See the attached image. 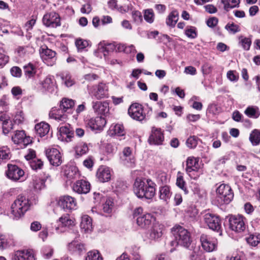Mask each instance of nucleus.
<instances>
[{"label": "nucleus", "mask_w": 260, "mask_h": 260, "mask_svg": "<svg viewBox=\"0 0 260 260\" xmlns=\"http://www.w3.org/2000/svg\"><path fill=\"white\" fill-rule=\"evenodd\" d=\"M164 140V134L160 128L153 127L148 141L150 144L161 145Z\"/></svg>", "instance_id": "16"}, {"label": "nucleus", "mask_w": 260, "mask_h": 260, "mask_svg": "<svg viewBox=\"0 0 260 260\" xmlns=\"http://www.w3.org/2000/svg\"><path fill=\"white\" fill-rule=\"evenodd\" d=\"M106 124L105 119L102 116L91 118L86 122L87 125L92 130H102Z\"/></svg>", "instance_id": "15"}, {"label": "nucleus", "mask_w": 260, "mask_h": 260, "mask_svg": "<svg viewBox=\"0 0 260 260\" xmlns=\"http://www.w3.org/2000/svg\"><path fill=\"white\" fill-rule=\"evenodd\" d=\"M217 198L223 204L230 203L234 198V193L231 187L225 184L220 185L216 189Z\"/></svg>", "instance_id": "5"}, {"label": "nucleus", "mask_w": 260, "mask_h": 260, "mask_svg": "<svg viewBox=\"0 0 260 260\" xmlns=\"http://www.w3.org/2000/svg\"><path fill=\"white\" fill-rule=\"evenodd\" d=\"M92 106L93 110L98 114H105L109 110V103L105 102H92Z\"/></svg>", "instance_id": "27"}, {"label": "nucleus", "mask_w": 260, "mask_h": 260, "mask_svg": "<svg viewBox=\"0 0 260 260\" xmlns=\"http://www.w3.org/2000/svg\"><path fill=\"white\" fill-rule=\"evenodd\" d=\"M204 221L209 229L217 232H220L221 228V220L218 216L207 213L204 215Z\"/></svg>", "instance_id": "9"}, {"label": "nucleus", "mask_w": 260, "mask_h": 260, "mask_svg": "<svg viewBox=\"0 0 260 260\" xmlns=\"http://www.w3.org/2000/svg\"><path fill=\"white\" fill-rule=\"evenodd\" d=\"M96 177L99 181L101 182H106L111 179V170L106 166H101L96 172Z\"/></svg>", "instance_id": "20"}, {"label": "nucleus", "mask_w": 260, "mask_h": 260, "mask_svg": "<svg viewBox=\"0 0 260 260\" xmlns=\"http://www.w3.org/2000/svg\"><path fill=\"white\" fill-rule=\"evenodd\" d=\"M80 227L85 232L91 231L92 229V220L89 216L84 215L82 216Z\"/></svg>", "instance_id": "32"}, {"label": "nucleus", "mask_w": 260, "mask_h": 260, "mask_svg": "<svg viewBox=\"0 0 260 260\" xmlns=\"http://www.w3.org/2000/svg\"><path fill=\"white\" fill-rule=\"evenodd\" d=\"M179 19V13L177 11H172L168 15L166 19V24L167 25L174 27Z\"/></svg>", "instance_id": "36"}, {"label": "nucleus", "mask_w": 260, "mask_h": 260, "mask_svg": "<svg viewBox=\"0 0 260 260\" xmlns=\"http://www.w3.org/2000/svg\"><path fill=\"white\" fill-rule=\"evenodd\" d=\"M23 70L25 76L28 78L33 77L37 72L36 67L31 63L24 66Z\"/></svg>", "instance_id": "37"}, {"label": "nucleus", "mask_w": 260, "mask_h": 260, "mask_svg": "<svg viewBox=\"0 0 260 260\" xmlns=\"http://www.w3.org/2000/svg\"><path fill=\"white\" fill-rule=\"evenodd\" d=\"M85 260H103V258L98 252L89 251L87 253Z\"/></svg>", "instance_id": "55"}, {"label": "nucleus", "mask_w": 260, "mask_h": 260, "mask_svg": "<svg viewBox=\"0 0 260 260\" xmlns=\"http://www.w3.org/2000/svg\"><path fill=\"white\" fill-rule=\"evenodd\" d=\"M75 102L72 99L63 98L60 102L59 107L64 110L68 114L72 113L73 108L74 106Z\"/></svg>", "instance_id": "31"}, {"label": "nucleus", "mask_w": 260, "mask_h": 260, "mask_svg": "<svg viewBox=\"0 0 260 260\" xmlns=\"http://www.w3.org/2000/svg\"><path fill=\"white\" fill-rule=\"evenodd\" d=\"M146 180L137 178L134 184V191L139 198H145L147 199H152L155 194V184L150 179H148V188L147 191L144 192L146 187Z\"/></svg>", "instance_id": "1"}, {"label": "nucleus", "mask_w": 260, "mask_h": 260, "mask_svg": "<svg viewBox=\"0 0 260 260\" xmlns=\"http://www.w3.org/2000/svg\"><path fill=\"white\" fill-rule=\"evenodd\" d=\"M76 46L78 50H83L88 45V42L86 40L78 39L76 41Z\"/></svg>", "instance_id": "61"}, {"label": "nucleus", "mask_w": 260, "mask_h": 260, "mask_svg": "<svg viewBox=\"0 0 260 260\" xmlns=\"http://www.w3.org/2000/svg\"><path fill=\"white\" fill-rule=\"evenodd\" d=\"M68 250L72 253L80 255L86 251L84 244L73 241L68 244Z\"/></svg>", "instance_id": "24"}, {"label": "nucleus", "mask_w": 260, "mask_h": 260, "mask_svg": "<svg viewBox=\"0 0 260 260\" xmlns=\"http://www.w3.org/2000/svg\"><path fill=\"white\" fill-rule=\"evenodd\" d=\"M199 169L198 160L193 157H189L186 160V173L191 176L192 172H197Z\"/></svg>", "instance_id": "28"}, {"label": "nucleus", "mask_w": 260, "mask_h": 260, "mask_svg": "<svg viewBox=\"0 0 260 260\" xmlns=\"http://www.w3.org/2000/svg\"><path fill=\"white\" fill-rule=\"evenodd\" d=\"M171 196L170 188L168 186H164L159 189V198L161 200L167 201Z\"/></svg>", "instance_id": "39"}, {"label": "nucleus", "mask_w": 260, "mask_h": 260, "mask_svg": "<svg viewBox=\"0 0 260 260\" xmlns=\"http://www.w3.org/2000/svg\"><path fill=\"white\" fill-rule=\"evenodd\" d=\"M9 154V150H4L0 148V160L9 159L10 158Z\"/></svg>", "instance_id": "64"}, {"label": "nucleus", "mask_w": 260, "mask_h": 260, "mask_svg": "<svg viewBox=\"0 0 260 260\" xmlns=\"http://www.w3.org/2000/svg\"><path fill=\"white\" fill-rule=\"evenodd\" d=\"M40 56L48 66H52L56 61V53L47 46L42 47L40 49Z\"/></svg>", "instance_id": "7"}, {"label": "nucleus", "mask_w": 260, "mask_h": 260, "mask_svg": "<svg viewBox=\"0 0 260 260\" xmlns=\"http://www.w3.org/2000/svg\"><path fill=\"white\" fill-rule=\"evenodd\" d=\"M35 128L37 134L41 137H42L48 133L50 126L45 122H41L37 124Z\"/></svg>", "instance_id": "34"}, {"label": "nucleus", "mask_w": 260, "mask_h": 260, "mask_svg": "<svg viewBox=\"0 0 260 260\" xmlns=\"http://www.w3.org/2000/svg\"><path fill=\"white\" fill-rule=\"evenodd\" d=\"M153 216L151 214L146 213L137 217L136 222L137 225L142 229H147L151 223Z\"/></svg>", "instance_id": "26"}, {"label": "nucleus", "mask_w": 260, "mask_h": 260, "mask_svg": "<svg viewBox=\"0 0 260 260\" xmlns=\"http://www.w3.org/2000/svg\"><path fill=\"white\" fill-rule=\"evenodd\" d=\"M72 188L74 191L79 194H86L90 191V184L87 181L80 180L76 181Z\"/></svg>", "instance_id": "19"}, {"label": "nucleus", "mask_w": 260, "mask_h": 260, "mask_svg": "<svg viewBox=\"0 0 260 260\" xmlns=\"http://www.w3.org/2000/svg\"><path fill=\"white\" fill-rule=\"evenodd\" d=\"M7 176L14 181L22 182L24 180V172L16 165H8Z\"/></svg>", "instance_id": "6"}, {"label": "nucleus", "mask_w": 260, "mask_h": 260, "mask_svg": "<svg viewBox=\"0 0 260 260\" xmlns=\"http://www.w3.org/2000/svg\"><path fill=\"white\" fill-rule=\"evenodd\" d=\"M2 126L3 132L5 135L8 134L14 128V125L10 120L6 123H4Z\"/></svg>", "instance_id": "59"}, {"label": "nucleus", "mask_w": 260, "mask_h": 260, "mask_svg": "<svg viewBox=\"0 0 260 260\" xmlns=\"http://www.w3.org/2000/svg\"><path fill=\"white\" fill-rule=\"evenodd\" d=\"M43 89L50 92H53L54 88V79L53 77L47 76L41 83Z\"/></svg>", "instance_id": "35"}, {"label": "nucleus", "mask_w": 260, "mask_h": 260, "mask_svg": "<svg viewBox=\"0 0 260 260\" xmlns=\"http://www.w3.org/2000/svg\"><path fill=\"white\" fill-rule=\"evenodd\" d=\"M144 19L149 23H152L154 20V14L152 9H147L144 12Z\"/></svg>", "instance_id": "49"}, {"label": "nucleus", "mask_w": 260, "mask_h": 260, "mask_svg": "<svg viewBox=\"0 0 260 260\" xmlns=\"http://www.w3.org/2000/svg\"><path fill=\"white\" fill-rule=\"evenodd\" d=\"M177 186L184 191L185 194H187L188 191L186 187V182L183 179L182 174L178 172L176 180Z\"/></svg>", "instance_id": "42"}, {"label": "nucleus", "mask_w": 260, "mask_h": 260, "mask_svg": "<svg viewBox=\"0 0 260 260\" xmlns=\"http://www.w3.org/2000/svg\"><path fill=\"white\" fill-rule=\"evenodd\" d=\"M171 232L175 238V242L178 245L188 248L192 240L190 233L184 227L175 225L171 229Z\"/></svg>", "instance_id": "2"}, {"label": "nucleus", "mask_w": 260, "mask_h": 260, "mask_svg": "<svg viewBox=\"0 0 260 260\" xmlns=\"http://www.w3.org/2000/svg\"><path fill=\"white\" fill-rule=\"evenodd\" d=\"M76 200L70 196H64L60 198L58 201V205L64 209L73 210L75 209L76 207Z\"/></svg>", "instance_id": "17"}, {"label": "nucleus", "mask_w": 260, "mask_h": 260, "mask_svg": "<svg viewBox=\"0 0 260 260\" xmlns=\"http://www.w3.org/2000/svg\"><path fill=\"white\" fill-rule=\"evenodd\" d=\"M59 132L58 139L62 141L70 142L74 136V132L69 124L60 126Z\"/></svg>", "instance_id": "18"}, {"label": "nucleus", "mask_w": 260, "mask_h": 260, "mask_svg": "<svg viewBox=\"0 0 260 260\" xmlns=\"http://www.w3.org/2000/svg\"><path fill=\"white\" fill-rule=\"evenodd\" d=\"M29 200L23 195H19L11 205V214L13 218L18 219L24 215L29 209Z\"/></svg>", "instance_id": "3"}, {"label": "nucleus", "mask_w": 260, "mask_h": 260, "mask_svg": "<svg viewBox=\"0 0 260 260\" xmlns=\"http://www.w3.org/2000/svg\"><path fill=\"white\" fill-rule=\"evenodd\" d=\"M58 226L55 228L57 232H59V226L61 228H70L74 224V222L68 215L60 217L57 221Z\"/></svg>", "instance_id": "30"}, {"label": "nucleus", "mask_w": 260, "mask_h": 260, "mask_svg": "<svg viewBox=\"0 0 260 260\" xmlns=\"http://www.w3.org/2000/svg\"><path fill=\"white\" fill-rule=\"evenodd\" d=\"M132 18L134 21L137 23H140L143 21L141 13L139 11H134L132 12Z\"/></svg>", "instance_id": "60"}, {"label": "nucleus", "mask_w": 260, "mask_h": 260, "mask_svg": "<svg viewBox=\"0 0 260 260\" xmlns=\"http://www.w3.org/2000/svg\"><path fill=\"white\" fill-rule=\"evenodd\" d=\"M10 244V240H9L5 235L0 234V250L7 248Z\"/></svg>", "instance_id": "54"}, {"label": "nucleus", "mask_w": 260, "mask_h": 260, "mask_svg": "<svg viewBox=\"0 0 260 260\" xmlns=\"http://www.w3.org/2000/svg\"><path fill=\"white\" fill-rule=\"evenodd\" d=\"M115 46L112 43L106 44L104 42H100L98 44V50L99 52L103 53L104 55L106 56L110 52L114 50Z\"/></svg>", "instance_id": "33"}, {"label": "nucleus", "mask_w": 260, "mask_h": 260, "mask_svg": "<svg viewBox=\"0 0 260 260\" xmlns=\"http://www.w3.org/2000/svg\"><path fill=\"white\" fill-rule=\"evenodd\" d=\"M249 140L252 145L256 146L260 143V131L255 129L250 134Z\"/></svg>", "instance_id": "43"}, {"label": "nucleus", "mask_w": 260, "mask_h": 260, "mask_svg": "<svg viewBox=\"0 0 260 260\" xmlns=\"http://www.w3.org/2000/svg\"><path fill=\"white\" fill-rule=\"evenodd\" d=\"M43 22L48 27H56L60 25L59 16L54 12L46 14L43 18Z\"/></svg>", "instance_id": "13"}, {"label": "nucleus", "mask_w": 260, "mask_h": 260, "mask_svg": "<svg viewBox=\"0 0 260 260\" xmlns=\"http://www.w3.org/2000/svg\"><path fill=\"white\" fill-rule=\"evenodd\" d=\"M246 240L249 245L255 247L260 242V234H251L246 238Z\"/></svg>", "instance_id": "44"}, {"label": "nucleus", "mask_w": 260, "mask_h": 260, "mask_svg": "<svg viewBox=\"0 0 260 260\" xmlns=\"http://www.w3.org/2000/svg\"><path fill=\"white\" fill-rule=\"evenodd\" d=\"M105 202L103 205V210L104 212L107 213H110L112 212L114 203L113 200L110 198H107L106 199H103Z\"/></svg>", "instance_id": "45"}, {"label": "nucleus", "mask_w": 260, "mask_h": 260, "mask_svg": "<svg viewBox=\"0 0 260 260\" xmlns=\"http://www.w3.org/2000/svg\"><path fill=\"white\" fill-rule=\"evenodd\" d=\"M15 260H35L32 252L28 250H18L15 252Z\"/></svg>", "instance_id": "29"}, {"label": "nucleus", "mask_w": 260, "mask_h": 260, "mask_svg": "<svg viewBox=\"0 0 260 260\" xmlns=\"http://www.w3.org/2000/svg\"><path fill=\"white\" fill-rule=\"evenodd\" d=\"M240 43L244 50H248L251 44V41L249 38L241 37Z\"/></svg>", "instance_id": "58"}, {"label": "nucleus", "mask_w": 260, "mask_h": 260, "mask_svg": "<svg viewBox=\"0 0 260 260\" xmlns=\"http://www.w3.org/2000/svg\"><path fill=\"white\" fill-rule=\"evenodd\" d=\"M60 77L67 87H71L75 83L74 80L72 79V76L68 72L62 73L60 74Z\"/></svg>", "instance_id": "41"}, {"label": "nucleus", "mask_w": 260, "mask_h": 260, "mask_svg": "<svg viewBox=\"0 0 260 260\" xmlns=\"http://www.w3.org/2000/svg\"><path fill=\"white\" fill-rule=\"evenodd\" d=\"M12 140L15 144L22 145L23 147H25L32 142L31 138L26 136L23 130L16 131L14 135L12 136Z\"/></svg>", "instance_id": "10"}, {"label": "nucleus", "mask_w": 260, "mask_h": 260, "mask_svg": "<svg viewBox=\"0 0 260 260\" xmlns=\"http://www.w3.org/2000/svg\"><path fill=\"white\" fill-rule=\"evenodd\" d=\"M132 150L130 147H125L122 151V155L120 156L121 159L122 160H127L128 159L130 160L131 163H133L131 158Z\"/></svg>", "instance_id": "50"}, {"label": "nucleus", "mask_w": 260, "mask_h": 260, "mask_svg": "<svg viewBox=\"0 0 260 260\" xmlns=\"http://www.w3.org/2000/svg\"><path fill=\"white\" fill-rule=\"evenodd\" d=\"M91 96L98 100H101L108 97V88L106 85L100 83L97 85L93 86L91 90L89 91Z\"/></svg>", "instance_id": "12"}, {"label": "nucleus", "mask_w": 260, "mask_h": 260, "mask_svg": "<svg viewBox=\"0 0 260 260\" xmlns=\"http://www.w3.org/2000/svg\"><path fill=\"white\" fill-rule=\"evenodd\" d=\"M200 139L195 136L189 137L186 141V144L187 147L190 149H194L196 147Z\"/></svg>", "instance_id": "47"}, {"label": "nucleus", "mask_w": 260, "mask_h": 260, "mask_svg": "<svg viewBox=\"0 0 260 260\" xmlns=\"http://www.w3.org/2000/svg\"><path fill=\"white\" fill-rule=\"evenodd\" d=\"M64 113L66 112H64V110L60 107L59 108L53 107L50 111L49 116L50 118L54 119L58 121L64 122L67 118V115Z\"/></svg>", "instance_id": "21"}, {"label": "nucleus", "mask_w": 260, "mask_h": 260, "mask_svg": "<svg viewBox=\"0 0 260 260\" xmlns=\"http://www.w3.org/2000/svg\"><path fill=\"white\" fill-rule=\"evenodd\" d=\"M46 155L51 165L54 166H59L62 163V156L56 148L48 149L46 151Z\"/></svg>", "instance_id": "11"}, {"label": "nucleus", "mask_w": 260, "mask_h": 260, "mask_svg": "<svg viewBox=\"0 0 260 260\" xmlns=\"http://www.w3.org/2000/svg\"><path fill=\"white\" fill-rule=\"evenodd\" d=\"M129 115L134 120L142 121L146 118V114L144 112L142 106L138 103H134L131 105L128 110Z\"/></svg>", "instance_id": "8"}, {"label": "nucleus", "mask_w": 260, "mask_h": 260, "mask_svg": "<svg viewBox=\"0 0 260 260\" xmlns=\"http://www.w3.org/2000/svg\"><path fill=\"white\" fill-rule=\"evenodd\" d=\"M24 119L23 113L22 112H18L16 113L13 118V122L16 124L21 123Z\"/></svg>", "instance_id": "63"}, {"label": "nucleus", "mask_w": 260, "mask_h": 260, "mask_svg": "<svg viewBox=\"0 0 260 260\" xmlns=\"http://www.w3.org/2000/svg\"><path fill=\"white\" fill-rule=\"evenodd\" d=\"M191 260H205V256L202 251L194 250L190 256Z\"/></svg>", "instance_id": "56"}, {"label": "nucleus", "mask_w": 260, "mask_h": 260, "mask_svg": "<svg viewBox=\"0 0 260 260\" xmlns=\"http://www.w3.org/2000/svg\"><path fill=\"white\" fill-rule=\"evenodd\" d=\"M46 180V179L41 178L37 176H33L29 183V187L35 191L41 190L45 188Z\"/></svg>", "instance_id": "25"}, {"label": "nucleus", "mask_w": 260, "mask_h": 260, "mask_svg": "<svg viewBox=\"0 0 260 260\" xmlns=\"http://www.w3.org/2000/svg\"><path fill=\"white\" fill-rule=\"evenodd\" d=\"M88 150L87 145L85 144H80L76 147V154L80 156L86 154Z\"/></svg>", "instance_id": "53"}, {"label": "nucleus", "mask_w": 260, "mask_h": 260, "mask_svg": "<svg viewBox=\"0 0 260 260\" xmlns=\"http://www.w3.org/2000/svg\"><path fill=\"white\" fill-rule=\"evenodd\" d=\"M118 50L119 51L123 50L125 53L127 54H135L137 52V50L136 49L135 47L133 45H130L128 46L120 45L118 47Z\"/></svg>", "instance_id": "48"}, {"label": "nucleus", "mask_w": 260, "mask_h": 260, "mask_svg": "<svg viewBox=\"0 0 260 260\" xmlns=\"http://www.w3.org/2000/svg\"><path fill=\"white\" fill-rule=\"evenodd\" d=\"M30 166L33 170L41 169L43 166V162L40 159L35 158L30 162Z\"/></svg>", "instance_id": "57"}, {"label": "nucleus", "mask_w": 260, "mask_h": 260, "mask_svg": "<svg viewBox=\"0 0 260 260\" xmlns=\"http://www.w3.org/2000/svg\"><path fill=\"white\" fill-rule=\"evenodd\" d=\"M110 132L112 135H114L118 136H122L125 134L124 127L122 124H116L111 125Z\"/></svg>", "instance_id": "38"}, {"label": "nucleus", "mask_w": 260, "mask_h": 260, "mask_svg": "<svg viewBox=\"0 0 260 260\" xmlns=\"http://www.w3.org/2000/svg\"><path fill=\"white\" fill-rule=\"evenodd\" d=\"M9 57L3 48L0 47V69L3 68L9 62Z\"/></svg>", "instance_id": "46"}, {"label": "nucleus", "mask_w": 260, "mask_h": 260, "mask_svg": "<svg viewBox=\"0 0 260 260\" xmlns=\"http://www.w3.org/2000/svg\"><path fill=\"white\" fill-rule=\"evenodd\" d=\"M244 113L250 118H257L260 115V113L257 107L253 106L248 107L245 110Z\"/></svg>", "instance_id": "40"}, {"label": "nucleus", "mask_w": 260, "mask_h": 260, "mask_svg": "<svg viewBox=\"0 0 260 260\" xmlns=\"http://www.w3.org/2000/svg\"><path fill=\"white\" fill-rule=\"evenodd\" d=\"M225 29L227 30L229 33L235 34L240 31L239 25L234 23H228L225 26Z\"/></svg>", "instance_id": "52"}, {"label": "nucleus", "mask_w": 260, "mask_h": 260, "mask_svg": "<svg viewBox=\"0 0 260 260\" xmlns=\"http://www.w3.org/2000/svg\"><path fill=\"white\" fill-rule=\"evenodd\" d=\"M63 174L69 180L77 179L79 176L78 168L72 165H67L64 167Z\"/></svg>", "instance_id": "22"}, {"label": "nucleus", "mask_w": 260, "mask_h": 260, "mask_svg": "<svg viewBox=\"0 0 260 260\" xmlns=\"http://www.w3.org/2000/svg\"><path fill=\"white\" fill-rule=\"evenodd\" d=\"M164 225L158 223L153 224L150 231L149 238L156 240L160 238L163 234Z\"/></svg>", "instance_id": "23"}, {"label": "nucleus", "mask_w": 260, "mask_h": 260, "mask_svg": "<svg viewBox=\"0 0 260 260\" xmlns=\"http://www.w3.org/2000/svg\"><path fill=\"white\" fill-rule=\"evenodd\" d=\"M246 218L242 215H232L229 218L230 228L237 233H241L246 229Z\"/></svg>", "instance_id": "4"}, {"label": "nucleus", "mask_w": 260, "mask_h": 260, "mask_svg": "<svg viewBox=\"0 0 260 260\" xmlns=\"http://www.w3.org/2000/svg\"><path fill=\"white\" fill-rule=\"evenodd\" d=\"M185 35L191 39H194L197 37V29L192 26H187L185 31Z\"/></svg>", "instance_id": "51"}, {"label": "nucleus", "mask_w": 260, "mask_h": 260, "mask_svg": "<svg viewBox=\"0 0 260 260\" xmlns=\"http://www.w3.org/2000/svg\"><path fill=\"white\" fill-rule=\"evenodd\" d=\"M200 241L203 248L207 252H212L217 247L216 239H211L206 235L201 236Z\"/></svg>", "instance_id": "14"}, {"label": "nucleus", "mask_w": 260, "mask_h": 260, "mask_svg": "<svg viewBox=\"0 0 260 260\" xmlns=\"http://www.w3.org/2000/svg\"><path fill=\"white\" fill-rule=\"evenodd\" d=\"M11 75L15 77L19 78L21 76L22 72L20 68L13 67L10 70Z\"/></svg>", "instance_id": "62"}]
</instances>
